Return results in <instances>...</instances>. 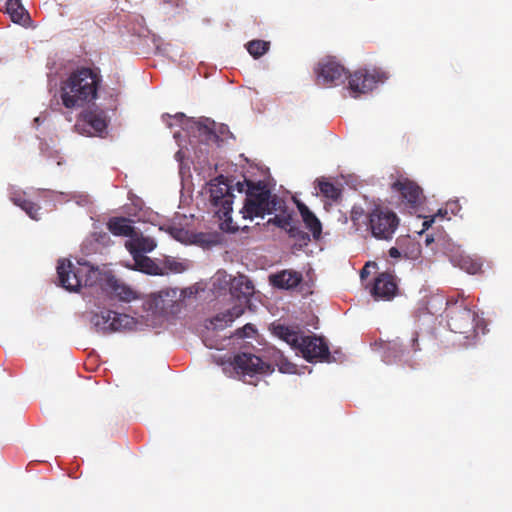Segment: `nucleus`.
<instances>
[{
  "instance_id": "obj_1",
  "label": "nucleus",
  "mask_w": 512,
  "mask_h": 512,
  "mask_svg": "<svg viewBox=\"0 0 512 512\" xmlns=\"http://www.w3.org/2000/svg\"><path fill=\"white\" fill-rule=\"evenodd\" d=\"M102 77L98 68L79 67L61 82L60 98L67 109H78L96 100Z\"/></svg>"
},
{
  "instance_id": "obj_2",
  "label": "nucleus",
  "mask_w": 512,
  "mask_h": 512,
  "mask_svg": "<svg viewBox=\"0 0 512 512\" xmlns=\"http://www.w3.org/2000/svg\"><path fill=\"white\" fill-rule=\"evenodd\" d=\"M240 193H245L243 207L239 211L243 219L253 220L264 218L275 212H284L286 201L275 193H272L268 185L263 181L244 179L235 184Z\"/></svg>"
},
{
  "instance_id": "obj_3",
  "label": "nucleus",
  "mask_w": 512,
  "mask_h": 512,
  "mask_svg": "<svg viewBox=\"0 0 512 512\" xmlns=\"http://www.w3.org/2000/svg\"><path fill=\"white\" fill-rule=\"evenodd\" d=\"M208 185L212 211L222 221L220 228L225 231H237L239 226L233 224L231 217L234 198L233 187L223 176L215 178Z\"/></svg>"
},
{
  "instance_id": "obj_4",
  "label": "nucleus",
  "mask_w": 512,
  "mask_h": 512,
  "mask_svg": "<svg viewBox=\"0 0 512 512\" xmlns=\"http://www.w3.org/2000/svg\"><path fill=\"white\" fill-rule=\"evenodd\" d=\"M254 293V285L247 276L238 275L237 277H234L230 282V294L238 303H236L231 309L218 314L214 318V325L216 327H222L223 325L219 323L223 322L224 325H227L240 317L249 305L250 299Z\"/></svg>"
},
{
  "instance_id": "obj_5",
  "label": "nucleus",
  "mask_w": 512,
  "mask_h": 512,
  "mask_svg": "<svg viewBox=\"0 0 512 512\" xmlns=\"http://www.w3.org/2000/svg\"><path fill=\"white\" fill-rule=\"evenodd\" d=\"M273 334L285 341L292 349L298 352H330L329 346L323 337L316 335H303L297 327H288L282 324L273 325Z\"/></svg>"
},
{
  "instance_id": "obj_6",
  "label": "nucleus",
  "mask_w": 512,
  "mask_h": 512,
  "mask_svg": "<svg viewBox=\"0 0 512 512\" xmlns=\"http://www.w3.org/2000/svg\"><path fill=\"white\" fill-rule=\"evenodd\" d=\"M397 214L387 207L377 205L367 215V226L372 236L378 240L392 239L399 226Z\"/></svg>"
},
{
  "instance_id": "obj_7",
  "label": "nucleus",
  "mask_w": 512,
  "mask_h": 512,
  "mask_svg": "<svg viewBox=\"0 0 512 512\" xmlns=\"http://www.w3.org/2000/svg\"><path fill=\"white\" fill-rule=\"evenodd\" d=\"M212 360L222 366L223 372L226 374H231L234 371L237 374L252 376L270 370V365L257 354H234L233 360L230 357L224 360L221 357L212 356Z\"/></svg>"
},
{
  "instance_id": "obj_8",
  "label": "nucleus",
  "mask_w": 512,
  "mask_h": 512,
  "mask_svg": "<svg viewBox=\"0 0 512 512\" xmlns=\"http://www.w3.org/2000/svg\"><path fill=\"white\" fill-rule=\"evenodd\" d=\"M448 326L454 333L464 334L465 339H475L477 333L475 330V322L477 314L466 305L458 304L457 301L447 302Z\"/></svg>"
},
{
  "instance_id": "obj_9",
  "label": "nucleus",
  "mask_w": 512,
  "mask_h": 512,
  "mask_svg": "<svg viewBox=\"0 0 512 512\" xmlns=\"http://www.w3.org/2000/svg\"><path fill=\"white\" fill-rule=\"evenodd\" d=\"M108 122L106 112L95 107L79 114L74 129L84 136H102L107 130Z\"/></svg>"
},
{
  "instance_id": "obj_10",
  "label": "nucleus",
  "mask_w": 512,
  "mask_h": 512,
  "mask_svg": "<svg viewBox=\"0 0 512 512\" xmlns=\"http://www.w3.org/2000/svg\"><path fill=\"white\" fill-rule=\"evenodd\" d=\"M175 303L173 295L169 291L162 290L151 294L143 302V310L146 315H141L140 317L145 321L146 325H154L169 312Z\"/></svg>"
},
{
  "instance_id": "obj_11",
  "label": "nucleus",
  "mask_w": 512,
  "mask_h": 512,
  "mask_svg": "<svg viewBox=\"0 0 512 512\" xmlns=\"http://www.w3.org/2000/svg\"><path fill=\"white\" fill-rule=\"evenodd\" d=\"M318 85L324 87L337 86L347 78L345 68L332 58L321 60L315 69Z\"/></svg>"
},
{
  "instance_id": "obj_12",
  "label": "nucleus",
  "mask_w": 512,
  "mask_h": 512,
  "mask_svg": "<svg viewBox=\"0 0 512 512\" xmlns=\"http://www.w3.org/2000/svg\"><path fill=\"white\" fill-rule=\"evenodd\" d=\"M138 320L127 314H121L112 310L102 311L95 315L94 324L103 331L132 330L136 328Z\"/></svg>"
},
{
  "instance_id": "obj_13",
  "label": "nucleus",
  "mask_w": 512,
  "mask_h": 512,
  "mask_svg": "<svg viewBox=\"0 0 512 512\" xmlns=\"http://www.w3.org/2000/svg\"><path fill=\"white\" fill-rule=\"evenodd\" d=\"M349 90L353 97L371 91L378 82L385 79L383 72L377 70L359 69L349 75Z\"/></svg>"
},
{
  "instance_id": "obj_14",
  "label": "nucleus",
  "mask_w": 512,
  "mask_h": 512,
  "mask_svg": "<svg viewBox=\"0 0 512 512\" xmlns=\"http://www.w3.org/2000/svg\"><path fill=\"white\" fill-rule=\"evenodd\" d=\"M83 271L80 270V263L74 265L68 259H60L57 264V275L59 285L70 292H77L81 288V277Z\"/></svg>"
},
{
  "instance_id": "obj_15",
  "label": "nucleus",
  "mask_w": 512,
  "mask_h": 512,
  "mask_svg": "<svg viewBox=\"0 0 512 512\" xmlns=\"http://www.w3.org/2000/svg\"><path fill=\"white\" fill-rule=\"evenodd\" d=\"M391 189L398 192L402 201L406 202L411 208H416L421 204L423 193L420 186L408 178H399L392 183Z\"/></svg>"
},
{
  "instance_id": "obj_16",
  "label": "nucleus",
  "mask_w": 512,
  "mask_h": 512,
  "mask_svg": "<svg viewBox=\"0 0 512 512\" xmlns=\"http://www.w3.org/2000/svg\"><path fill=\"white\" fill-rule=\"evenodd\" d=\"M398 291L395 276L390 273H380L374 280L371 294L375 299L391 300Z\"/></svg>"
},
{
  "instance_id": "obj_17",
  "label": "nucleus",
  "mask_w": 512,
  "mask_h": 512,
  "mask_svg": "<svg viewBox=\"0 0 512 512\" xmlns=\"http://www.w3.org/2000/svg\"><path fill=\"white\" fill-rule=\"evenodd\" d=\"M269 283L278 289L290 290L296 288L303 280L300 272L292 269H284L282 271L270 274Z\"/></svg>"
},
{
  "instance_id": "obj_18",
  "label": "nucleus",
  "mask_w": 512,
  "mask_h": 512,
  "mask_svg": "<svg viewBox=\"0 0 512 512\" xmlns=\"http://www.w3.org/2000/svg\"><path fill=\"white\" fill-rule=\"evenodd\" d=\"M80 270L83 271L81 287H93L99 285L102 288H107L108 278L112 277V274L101 272L98 268H94L87 263L80 264Z\"/></svg>"
},
{
  "instance_id": "obj_19",
  "label": "nucleus",
  "mask_w": 512,
  "mask_h": 512,
  "mask_svg": "<svg viewBox=\"0 0 512 512\" xmlns=\"http://www.w3.org/2000/svg\"><path fill=\"white\" fill-rule=\"evenodd\" d=\"M125 247L131 255H143V253L153 251L156 247V242L153 238L143 236L135 231L132 237L126 241Z\"/></svg>"
},
{
  "instance_id": "obj_20",
  "label": "nucleus",
  "mask_w": 512,
  "mask_h": 512,
  "mask_svg": "<svg viewBox=\"0 0 512 512\" xmlns=\"http://www.w3.org/2000/svg\"><path fill=\"white\" fill-rule=\"evenodd\" d=\"M450 260L454 266L466 271L469 274H477L481 271L482 263L479 259L472 258L463 251L457 250L450 255Z\"/></svg>"
},
{
  "instance_id": "obj_21",
  "label": "nucleus",
  "mask_w": 512,
  "mask_h": 512,
  "mask_svg": "<svg viewBox=\"0 0 512 512\" xmlns=\"http://www.w3.org/2000/svg\"><path fill=\"white\" fill-rule=\"evenodd\" d=\"M106 289H109L120 301L130 302L138 298L136 291L119 281L114 275L108 278V286Z\"/></svg>"
},
{
  "instance_id": "obj_22",
  "label": "nucleus",
  "mask_w": 512,
  "mask_h": 512,
  "mask_svg": "<svg viewBox=\"0 0 512 512\" xmlns=\"http://www.w3.org/2000/svg\"><path fill=\"white\" fill-rule=\"evenodd\" d=\"M296 205L306 228L309 229L315 239H318L322 233L321 222L304 203L297 201Z\"/></svg>"
},
{
  "instance_id": "obj_23",
  "label": "nucleus",
  "mask_w": 512,
  "mask_h": 512,
  "mask_svg": "<svg viewBox=\"0 0 512 512\" xmlns=\"http://www.w3.org/2000/svg\"><path fill=\"white\" fill-rule=\"evenodd\" d=\"M132 221L125 217H112L107 222V229L115 236L131 238L135 232Z\"/></svg>"
},
{
  "instance_id": "obj_24",
  "label": "nucleus",
  "mask_w": 512,
  "mask_h": 512,
  "mask_svg": "<svg viewBox=\"0 0 512 512\" xmlns=\"http://www.w3.org/2000/svg\"><path fill=\"white\" fill-rule=\"evenodd\" d=\"M11 201L18 207H20L22 210H24L29 217H31L34 220L39 219V211L41 207L32 202L31 200L26 198V195L24 192H14L11 195Z\"/></svg>"
},
{
  "instance_id": "obj_25",
  "label": "nucleus",
  "mask_w": 512,
  "mask_h": 512,
  "mask_svg": "<svg viewBox=\"0 0 512 512\" xmlns=\"http://www.w3.org/2000/svg\"><path fill=\"white\" fill-rule=\"evenodd\" d=\"M6 12L14 23L23 24L30 19L20 0H7Z\"/></svg>"
},
{
  "instance_id": "obj_26",
  "label": "nucleus",
  "mask_w": 512,
  "mask_h": 512,
  "mask_svg": "<svg viewBox=\"0 0 512 512\" xmlns=\"http://www.w3.org/2000/svg\"><path fill=\"white\" fill-rule=\"evenodd\" d=\"M208 119L205 121H195L193 128L198 133V136L205 143L216 142L218 140V136L216 132L211 127L214 125V122L207 123Z\"/></svg>"
},
{
  "instance_id": "obj_27",
  "label": "nucleus",
  "mask_w": 512,
  "mask_h": 512,
  "mask_svg": "<svg viewBox=\"0 0 512 512\" xmlns=\"http://www.w3.org/2000/svg\"><path fill=\"white\" fill-rule=\"evenodd\" d=\"M135 262V269L146 274H160L159 266L149 257L145 255H132Z\"/></svg>"
},
{
  "instance_id": "obj_28",
  "label": "nucleus",
  "mask_w": 512,
  "mask_h": 512,
  "mask_svg": "<svg viewBox=\"0 0 512 512\" xmlns=\"http://www.w3.org/2000/svg\"><path fill=\"white\" fill-rule=\"evenodd\" d=\"M286 210L287 207L285 208L284 212H280L279 215L269 219L268 223H272L279 228L287 230L291 236H296L298 229L292 226V217L290 214H286Z\"/></svg>"
},
{
  "instance_id": "obj_29",
  "label": "nucleus",
  "mask_w": 512,
  "mask_h": 512,
  "mask_svg": "<svg viewBox=\"0 0 512 512\" xmlns=\"http://www.w3.org/2000/svg\"><path fill=\"white\" fill-rule=\"evenodd\" d=\"M248 53L255 59L260 58L266 54L270 49V42L260 39H254L245 45Z\"/></svg>"
},
{
  "instance_id": "obj_30",
  "label": "nucleus",
  "mask_w": 512,
  "mask_h": 512,
  "mask_svg": "<svg viewBox=\"0 0 512 512\" xmlns=\"http://www.w3.org/2000/svg\"><path fill=\"white\" fill-rule=\"evenodd\" d=\"M320 192L327 198L337 200L341 196V190L329 181H319Z\"/></svg>"
},
{
  "instance_id": "obj_31",
  "label": "nucleus",
  "mask_w": 512,
  "mask_h": 512,
  "mask_svg": "<svg viewBox=\"0 0 512 512\" xmlns=\"http://www.w3.org/2000/svg\"><path fill=\"white\" fill-rule=\"evenodd\" d=\"M302 358L311 364L314 363H331L336 361L334 354H301Z\"/></svg>"
},
{
  "instance_id": "obj_32",
  "label": "nucleus",
  "mask_w": 512,
  "mask_h": 512,
  "mask_svg": "<svg viewBox=\"0 0 512 512\" xmlns=\"http://www.w3.org/2000/svg\"><path fill=\"white\" fill-rule=\"evenodd\" d=\"M284 354H280L281 358L279 362L277 363L279 367V371L282 373H289V374H300L303 373V371L300 370L299 366L295 363H292L288 361L287 359L283 358Z\"/></svg>"
},
{
  "instance_id": "obj_33",
  "label": "nucleus",
  "mask_w": 512,
  "mask_h": 512,
  "mask_svg": "<svg viewBox=\"0 0 512 512\" xmlns=\"http://www.w3.org/2000/svg\"><path fill=\"white\" fill-rule=\"evenodd\" d=\"M411 242V239L409 237H400L396 240V247H391L388 251L389 256L394 259H399L402 257V254L406 256V252L403 251V246L405 243Z\"/></svg>"
},
{
  "instance_id": "obj_34",
  "label": "nucleus",
  "mask_w": 512,
  "mask_h": 512,
  "mask_svg": "<svg viewBox=\"0 0 512 512\" xmlns=\"http://www.w3.org/2000/svg\"><path fill=\"white\" fill-rule=\"evenodd\" d=\"M119 95L120 91L118 89H112L109 93V103L106 106L108 110H116Z\"/></svg>"
},
{
  "instance_id": "obj_35",
  "label": "nucleus",
  "mask_w": 512,
  "mask_h": 512,
  "mask_svg": "<svg viewBox=\"0 0 512 512\" xmlns=\"http://www.w3.org/2000/svg\"><path fill=\"white\" fill-rule=\"evenodd\" d=\"M241 336L250 337L252 334L256 333L255 328L252 324H246L241 330L238 331Z\"/></svg>"
},
{
  "instance_id": "obj_36",
  "label": "nucleus",
  "mask_w": 512,
  "mask_h": 512,
  "mask_svg": "<svg viewBox=\"0 0 512 512\" xmlns=\"http://www.w3.org/2000/svg\"><path fill=\"white\" fill-rule=\"evenodd\" d=\"M363 215V209L361 207H353L351 210V220L355 223Z\"/></svg>"
},
{
  "instance_id": "obj_37",
  "label": "nucleus",
  "mask_w": 512,
  "mask_h": 512,
  "mask_svg": "<svg viewBox=\"0 0 512 512\" xmlns=\"http://www.w3.org/2000/svg\"><path fill=\"white\" fill-rule=\"evenodd\" d=\"M96 241L101 243V244H103V245H107L110 242V236L106 232L97 233L96 234Z\"/></svg>"
},
{
  "instance_id": "obj_38",
  "label": "nucleus",
  "mask_w": 512,
  "mask_h": 512,
  "mask_svg": "<svg viewBox=\"0 0 512 512\" xmlns=\"http://www.w3.org/2000/svg\"><path fill=\"white\" fill-rule=\"evenodd\" d=\"M165 3L171 4L175 7H182L184 2L183 0H163Z\"/></svg>"
},
{
  "instance_id": "obj_39",
  "label": "nucleus",
  "mask_w": 512,
  "mask_h": 512,
  "mask_svg": "<svg viewBox=\"0 0 512 512\" xmlns=\"http://www.w3.org/2000/svg\"><path fill=\"white\" fill-rule=\"evenodd\" d=\"M397 348H398V345L396 342H393V343L389 342L387 344V347H382V349H384V350H396Z\"/></svg>"
},
{
  "instance_id": "obj_40",
  "label": "nucleus",
  "mask_w": 512,
  "mask_h": 512,
  "mask_svg": "<svg viewBox=\"0 0 512 512\" xmlns=\"http://www.w3.org/2000/svg\"><path fill=\"white\" fill-rule=\"evenodd\" d=\"M433 222H434V218L433 217L431 219H429V220H425L423 222L424 229H428L432 225Z\"/></svg>"
},
{
  "instance_id": "obj_41",
  "label": "nucleus",
  "mask_w": 512,
  "mask_h": 512,
  "mask_svg": "<svg viewBox=\"0 0 512 512\" xmlns=\"http://www.w3.org/2000/svg\"><path fill=\"white\" fill-rule=\"evenodd\" d=\"M98 356H99V354H95V353L88 354L87 360L90 362H95L96 359L98 358Z\"/></svg>"
},
{
  "instance_id": "obj_42",
  "label": "nucleus",
  "mask_w": 512,
  "mask_h": 512,
  "mask_svg": "<svg viewBox=\"0 0 512 512\" xmlns=\"http://www.w3.org/2000/svg\"><path fill=\"white\" fill-rule=\"evenodd\" d=\"M434 242V239L432 236H427L426 239H425V243L427 246H429L431 243Z\"/></svg>"
},
{
  "instance_id": "obj_43",
  "label": "nucleus",
  "mask_w": 512,
  "mask_h": 512,
  "mask_svg": "<svg viewBox=\"0 0 512 512\" xmlns=\"http://www.w3.org/2000/svg\"><path fill=\"white\" fill-rule=\"evenodd\" d=\"M174 270H175L176 272H181V271L183 270V268H182V264H181V263H175Z\"/></svg>"
},
{
  "instance_id": "obj_44",
  "label": "nucleus",
  "mask_w": 512,
  "mask_h": 512,
  "mask_svg": "<svg viewBox=\"0 0 512 512\" xmlns=\"http://www.w3.org/2000/svg\"><path fill=\"white\" fill-rule=\"evenodd\" d=\"M412 341H413V350L414 351L418 350L419 347H418V344H417V338H413Z\"/></svg>"
},
{
  "instance_id": "obj_45",
  "label": "nucleus",
  "mask_w": 512,
  "mask_h": 512,
  "mask_svg": "<svg viewBox=\"0 0 512 512\" xmlns=\"http://www.w3.org/2000/svg\"><path fill=\"white\" fill-rule=\"evenodd\" d=\"M177 120H183L185 118V115L183 113H178L174 116Z\"/></svg>"
},
{
  "instance_id": "obj_46",
  "label": "nucleus",
  "mask_w": 512,
  "mask_h": 512,
  "mask_svg": "<svg viewBox=\"0 0 512 512\" xmlns=\"http://www.w3.org/2000/svg\"><path fill=\"white\" fill-rule=\"evenodd\" d=\"M366 267H367V265L362 269V271H361V277H364V276H365V274H366Z\"/></svg>"
}]
</instances>
